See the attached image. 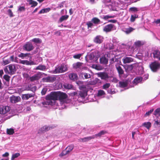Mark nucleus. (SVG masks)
I'll use <instances>...</instances> for the list:
<instances>
[{
  "mask_svg": "<svg viewBox=\"0 0 160 160\" xmlns=\"http://www.w3.org/2000/svg\"><path fill=\"white\" fill-rule=\"evenodd\" d=\"M20 63L23 64H25L27 65H35V63L33 61H31L30 62L26 60H23L20 61Z\"/></svg>",
  "mask_w": 160,
  "mask_h": 160,
  "instance_id": "nucleus-21",
  "label": "nucleus"
},
{
  "mask_svg": "<svg viewBox=\"0 0 160 160\" xmlns=\"http://www.w3.org/2000/svg\"><path fill=\"white\" fill-rule=\"evenodd\" d=\"M103 38L100 35L96 36L94 38L93 41L96 43L100 44L103 42Z\"/></svg>",
  "mask_w": 160,
  "mask_h": 160,
  "instance_id": "nucleus-13",
  "label": "nucleus"
},
{
  "mask_svg": "<svg viewBox=\"0 0 160 160\" xmlns=\"http://www.w3.org/2000/svg\"><path fill=\"white\" fill-rule=\"evenodd\" d=\"M98 77L101 78L102 79H106L108 78V75L105 72H99L98 73Z\"/></svg>",
  "mask_w": 160,
  "mask_h": 160,
  "instance_id": "nucleus-17",
  "label": "nucleus"
},
{
  "mask_svg": "<svg viewBox=\"0 0 160 160\" xmlns=\"http://www.w3.org/2000/svg\"><path fill=\"white\" fill-rule=\"evenodd\" d=\"M91 21L93 24L97 25L100 23V21L98 18L95 17L92 19Z\"/></svg>",
  "mask_w": 160,
  "mask_h": 160,
  "instance_id": "nucleus-32",
  "label": "nucleus"
},
{
  "mask_svg": "<svg viewBox=\"0 0 160 160\" xmlns=\"http://www.w3.org/2000/svg\"><path fill=\"white\" fill-rule=\"evenodd\" d=\"M83 63H82L78 62L76 63L73 64L72 66L73 67L74 69H80L82 68V65Z\"/></svg>",
  "mask_w": 160,
  "mask_h": 160,
  "instance_id": "nucleus-22",
  "label": "nucleus"
},
{
  "mask_svg": "<svg viewBox=\"0 0 160 160\" xmlns=\"http://www.w3.org/2000/svg\"><path fill=\"white\" fill-rule=\"evenodd\" d=\"M130 10L131 11L136 12L138 11L137 8L135 7L131 8H130Z\"/></svg>",
  "mask_w": 160,
  "mask_h": 160,
  "instance_id": "nucleus-61",
  "label": "nucleus"
},
{
  "mask_svg": "<svg viewBox=\"0 0 160 160\" xmlns=\"http://www.w3.org/2000/svg\"><path fill=\"white\" fill-rule=\"evenodd\" d=\"M47 91V89L46 88H43L41 91V94L42 95H45Z\"/></svg>",
  "mask_w": 160,
  "mask_h": 160,
  "instance_id": "nucleus-60",
  "label": "nucleus"
},
{
  "mask_svg": "<svg viewBox=\"0 0 160 160\" xmlns=\"http://www.w3.org/2000/svg\"><path fill=\"white\" fill-rule=\"evenodd\" d=\"M36 70H39L42 71H45L47 69L45 65L40 64L37 67L35 68Z\"/></svg>",
  "mask_w": 160,
  "mask_h": 160,
  "instance_id": "nucleus-29",
  "label": "nucleus"
},
{
  "mask_svg": "<svg viewBox=\"0 0 160 160\" xmlns=\"http://www.w3.org/2000/svg\"><path fill=\"white\" fill-rule=\"evenodd\" d=\"M74 148V146L73 145H71L70 146L67 147L66 148L68 153L73 149Z\"/></svg>",
  "mask_w": 160,
  "mask_h": 160,
  "instance_id": "nucleus-36",
  "label": "nucleus"
},
{
  "mask_svg": "<svg viewBox=\"0 0 160 160\" xmlns=\"http://www.w3.org/2000/svg\"><path fill=\"white\" fill-rule=\"evenodd\" d=\"M69 79L72 81H75L78 79V76L75 73H71L69 75Z\"/></svg>",
  "mask_w": 160,
  "mask_h": 160,
  "instance_id": "nucleus-20",
  "label": "nucleus"
},
{
  "mask_svg": "<svg viewBox=\"0 0 160 160\" xmlns=\"http://www.w3.org/2000/svg\"><path fill=\"white\" fill-rule=\"evenodd\" d=\"M142 126L145 127L148 129H149L151 126V123L149 122H145L142 124Z\"/></svg>",
  "mask_w": 160,
  "mask_h": 160,
  "instance_id": "nucleus-35",
  "label": "nucleus"
},
{
  "mask_svg": "<svg viewBox=\"0 0 160 160\" xmlns=\"http://www.w3.org/2000/svg\"><path fill=\"white\" fill-rule=\"evenodd\" d=\"M87 94V92L85 91H81L79 92V95L80 97L83 98H84Z\"/></svg>",
  "mask_w": 160,
  "mask_h": 160,
  "instance_id": "nucleus-37",
  "label": "nucleus"
},
{
  "mask_svg": "<svg viewBox=\"0 0 160 160\" xmlns=\"http://www.w3.org/2000/svg\"><path fill=\"white\" fill-rule=\"evenodd\" d=\"M55 127V126H54L53 125H52V126L45 125V126H43L42 127H41L40 129H39V131L40 132H47V131H48L49 130H50L51 129H52L53 128Z\"/></svg>",
  "mask_w": 160,
  "mask_h": 160,
  "instance_id": "nucleus-11",
  "label": "nucleus"
},
{
  "mask_svg": "<svg viewBox=\"0 0 160 160\" xmlns=\"http://www.w3.org/2000/svg\"><path fill=\"white\" fill-rule=\"evenodd\" d=\"M34 48L32 43L29 42H27L23 47V50L27 51H30L32 50Z\"/></svg>",
  "mask_w": 160,
  "mask_h": 160,
  "instance_id": "nucleus-7",
  "label": "nucleus"
},
{
  "mask_svg": "<svg viewBox=\"0 0 160 160\" xmlns=\"http://www.w3.org/2000/svg\"><path fill=\"white\" fill-rule=\"evenodd\" d=\"M29 55H30V53H21L18 55V57L21 58L22 59H23L25 57H28Z\"/></svg>",
  "mask_w": 160,
  "mask_h": 160,
  "instance_id": "nucleus-42",
  "label": "nucleus"
},
{
  "mask_svg": "<svg viewBox=\"0 0 160 160\" xmlns=\"http://www.w3.org/2000/svg\"><path fill=\"white\" fill-rule=\"evenodd\" d=\"M135 64L128 65L127 66V69L128 71H131L132 70Z\"/></svg>",
  "mask_w": 160,
  "mask_h": 160,
  "instance_id": "nucleus-47",
  "label": "nucleus"
},
{
  "mask_svg": "<svg viewBox=\"0 0 160 160\" xmlns=\"http://www.w3.org/2000/svg\"><path fill=\"white\" fill-rule=\"evenodd\" d=\"M97 82V80L96 79L95 80H93L92 81H89L88 82V83L91 85H95Z\"/></svg>",
  "mask_w": 160,
  "mask_h": 160,
  "instance_id": "nucleus-50",
  "label": "nucleus"
},
{
  "mask_svg": "<svg viewBox=\"0 0 160 160\" xmlns=\"http://www.w3.org/2000/svg\"><path fill=\"white\" fill-rule=\"evenodd\" d=\"M114 25L112 24H109L105 26L103 28L104 32H111L114 30Z\"/></svg>",
  "mask_w": 160,
  "mask_h": 160,
  "instance_id": "nucleus-9",
  "label": "nucleus"
},
{
  "mask_svg": "<svg viewBox=\"0 0 160 160\" xmlns=\"http://www.w3.org/2000/svg\"><path fill=\"white\" fill-rule=\"evenodd\" d=\"M106 133V132L104 130H102L98 134H96L93 136H95V138L97 137H100L104 135Z\"/></svg>",
  "mask_w": 160,
  "mask_h": 160,
  "instance_id": "nucleus-33",
  "label": "nucleus"
},
{
  "mask_svg": "<svg viewBox=\"0 0 160 160\" xmlns=\"http://www.w3.org/2000/svg\"><path fill=\"white\" fill-rule=\"evenodd\" d=\"M32 3H31V4H30L32 5L31 7H35V6H37V4H38V3L34 1H33L32 2Z\"/></svg>",
  "mask_w": 160,
  "mask_h": 160,
  "instance_id": "nucleus-57",
  "label": "nucleus"
},
{
  "mask_svg": "<svg viewBox=\"0 0 160 160\" xmlns=\"http://www.w3.org/2000/svg\"><path fill=\"white\" fill-rule=\"evenodd\" d=\"M11 108L8 106H3L0 108V114L2 115V118L5 117V119L7 120L10 118L13 115L11 114Z\"/></svg>",
  "mask_w": 160,
  "mask_h": 160,
  "instance_id": "nucleus-1",
  "label": "nucleus"
},
{
  "mask_svg": "<svg viewBox=\"0 0 160 160\" xmlns=\"http://www.w3.org/2000/svg\"><path fill=\"white\" fill-rule=\"evenodd\" d=\"M128 83L127 81L120 82H119V86L121 88H125L128 85Z\"/></svg>",
  "mask_w": 160,
  "mask_h": 160,
  "instance_id": "nucleus-34",
  "label": "nucleus"
},
{
  "mask_svg": "<svg viewBox=\"0 0 160 160\" xmlns=\"http://www.w3.org/2000/svg\"><path fill=\"white\" fill-rule=\"evenodd\" d=\"M42 74L41 73L39 72L29 78V79L31 82H34L35 81H37L41 78Z\"/></svg>",
  "mask_w": 160,
  "mask_h": 160,
  "instance_id": "nucleus-10",
  "label": "nucleus"
},
{
  "mask_svg": "<svg viewBox=\"0 0 160 160\" xmlns=\"http://www.w3.org/2000/svg\"><path fill=\"white\" fill-rule=\"evenodd\" d=\"M68 70L67 65L62 64L56 66L54 70L53 71V73H59L64 72Z\"/></svg>",
  "mask_w": 160,
  "mask_h": 160,
  "instance_id": "nucleus-2",
  "label": "nucleus"
},
{
  "mask_svg": "<svg viewBox=\"0 0 160 160\" xmlns=\"http://www.w3.org/2000/svg\"><path fill=\"white\" fill-rule=\"evenodd\" d=\"M134 59L130 57H125L122 59V61L124 64L130 63L133 61Z\"/></svg>",
  "mask_w": 160,
  "mask_h": 160,
  "instance_id": "nucleus-15",
  "label": "nucleus"
},
{
  "mask_svg": "<svg viewBox=\"0 0 160 160\" xmlns=\"http://www.w3.org/2000/svg\"><path fill=\"white\" fill-rule=\"evenodd\" d=\"M40 39L39 38H34L32 40V41L35 42H39Z\"/></svg>",
  "mask_w": 160,
  "mask_h": 160,
  "instance_id": "nucleus-63",
  "label": "nucleus"
},
{
  "mask_svg": "<svg viewBox=\"0 0 160 160\" xmlns=\"http://www.w3.org/2000/svg\"><path fill=\"white\" fill-rule=\"evenodd\" d=\"M95 138V136L93 135L91 136L83 138H81L79 139V141L81 142H88L90 140Z\"/></svg>",
  "mask_w": 160,
  "mask_h": 160,
  "instance_id": "nucleus-16",
  "label": "nucleus"
},
{
  "mask_svg": "<svg viewBox=\"0 0 160 160\" xmlns=\"http://www.w3.org/2000/svg\"><path fill=\"white\" fill-rule=\"evenodd\" d=\"M110 86V84L109 83H106L104 84L102 86V88L103 89H107Z\"/></svg>",
  "mask_w": 160,
  "mask_h": 160,
  "instance_id": "nucleus-53",
  "label": "nucleus"
},
{
  "mask_svg": "<svg viewBox=\"0 0 160 160\" xmlns=\"http://www.w3.org/2000/svg\"><path fill=\"white\" fill-rule=\"evenodd\" d=\"M149 67L152 71L155 72L160 68V63L158 62L155 61L150 64Z\"/></svg>",
  "mask_w": 160,
  "mask_h": 160,
  "instance_id": "nucleus-5",
  "label": "nucleus"
},
{
  "mask_svg": "<svg viewBox=\"0 0 160 160\" xmlns=\"http://www.w3.org/2000/svg\"><path fill=\"white\" fill-rule=\"evenodd\" d=\"M83 53L78 54L73 56V57L74 58L79 59L81 57Z\"/></svg>",
  "mask_w": 160,
  "mask_h": 160,
  "instance_id": "nucleus-54",
  "label": "nucleus"
},
{
  "mask_svg": "<svg viewBox=\"0 0 160 160\" xmlns=\"http://www.w3.org/2000/svg\"><path fill=\"white\" fill-rule=\"evenodd\" d=\"M23 76L24 78L27 79L29 78V76L28 74L26 73H24L23 74Z\"/></svg>",
  "mask_w": 160,
  "mask_h": 160,
  "instance_id": "nucleus-62",
  "label": "nucleus"
},
{
  "mask_svg": "<svg viewBox=\"0 0 160 160\" xmlns=\"http://www.w3.org/2000/svg\"><path fill=\"white\" fill-rule=\"evenodd\" d=\"M85 59L87 62H92L97 59V57L96 56V54L93 52L88 53L85 57Z\"/></svg>",
  "mask_w": 160,
  "mask_h": 160,
  "instance_id": "nucleus-4",
  "label": "nucleus"
},
{
  "mask_svg": "<svg viewBox=\"0 0 160 160\" xmlns=\"http://www.w3.org/2000/svg\"><path fill=\"white\" fill-rule=\"evenodd\" d=\"M3 78L7 81H8L10 80V77L7 75H5L3 76Z\"/></svg>",
  "mask_w": 160,
  "mask_h": 160,
  "instance_id": "nucleus-58",
  "label": "nucleus"
},
{
  "mask_svg": "<svg viewBox=\"0 0 160 160\" xmlns=\"http://www.w3.org/2000/svg\"><path fill=\"white\" fill-rule=\"evenodd\" d=\"M80 77H82L83 79H88L91 77V75L89 74L86 72H82L80 74Z\"/></svg>",
  "mask_w": 160,
  "mask_h": 160,
  "instance_id": "nucleus-24",
  "label": "nucleus"
},
{
  "mask_svg": "<svg viewBox=\"0 0 160 160\" xmlns=\"http://www.w3.org/2000/svg\"><path fill=\"white\" fill-rule=\"evenodd\" d=\"M135 29L131 27H129L128 28H123L122 31L125 33L126 34H129L133 32Z\"/></svg>",
  "mask_w": 160,
  "mask_h": 160,
  "instance_id": "nucleus-18",
  "label": "nucleus"
},
{
  "mask_svg": "<svg viewBox=\"0 0 160 160\" xmlns=\"http://www.w3.org/2000/svg\"><path fill=\"white\" fill-rule=\"evenodd\" d=\"M153 23H155L156 24H158V23H160V19H158L156 20H155L154 21Z\"/></svg>",
  "mask_w": 160,
  "mask_h": 160,
  "instance_id": "nucleus-64",
  "label": "nucleus"
},
{
  "mask_svg": "<svg viewBox=\"0 0 160 160\" xmlns=\"http://www.w3.org/2000/svg\"><path fill=\"white\" fill-rule=\"evenodd\" d=\"M107 56L108 58H111V59L110 60V63L112 64L114 62H115V64L117 63V62L115 61V59H118L115 58V56L114 54L113 53V51H110L107 52Z\"/></svg>",
  "mask_w": 160,
  "mask_h": 160,
  "instance_id": "nucleus-8",
  "label": "nucleus"
},
{
  "mask_svg": "<svg viewBox=\"0 0 160 160\" xmlns=\"http://www.w3.org/2000/svg\"><path fill=\"white\" fill-rule=\"evenodd\" d=\"M154 110V109H152L146 112L145 114V116L147 117Z\"/></svg>",
  "mask_w": 160,
  "mask_h": 160,
  "instance_id": "nucleus-51",
  "label": "nucleus"
},
{
  "mask_svg": "<svg viewBox=\"0 0 160 160\" xmlns=\"http://www.w3.org/2000/svg\"><path fill=\"white\" fill-rule=\"evenodd\" d=\"M138 15L136 14L132 15L130 18V20L131 22H133L135 21V19L138 18Z\"/></svg>",
  "mask_w": 160,
  "mask_h": 160,
  "instance_id": "nucleus-41",
  "label": "nucleus"
},
{
  "mask_svg": "<svg viewBox=\"0 0 160 160\" xmlns=\"http://www.w3.org/2000/svg\"><path fill=\"white\" fill-rule=\"evenodd\" d=\"M63 86L64 88L69 89H71L73 87L72 85L68 83H64Z\"/></svg>",
  "mask_w": 160,
  "mask_h": 160,
  "instance_id": "nucleus-38",
  "label": "nucleus"
},
{
  "mask_svg": "<svg viewBox=\"0 0 160 160\" xmlns=\"http://www.w3.org/2000/svg\"><path fill=\"white\" fill-rule=\"evenodd\" d=\"M56 79V78L54 77L48 76L43 78L42 79V80L44 82H53Z\"/></svg>",
  "mask_w": 160,
  "mask_h": 160,
  "instance_id": "nucleus-12",
  "label": "nucleus"
},
{
  "mask_svg": "<svg viewBox=\"0 0 160 160\" xmlns=\"http://www.w3.org/2000/svg\"><path fill=\"white\" fill-rule=\"evenodd\" d=\"M144 43L142 41H137L134 42V45L136 47H139L144 45Z\"/></svg>",
  "mask_w": 160,
  "mask_h": 160,
  "instance_id": "nucleus-26",
  "label": "nucleus"
},
{
  "mask_svg": "<svg viewBox=\"0 0 160 160\" xmlns=\"http://www.w3.org/2000/svg\"><path fill=\"white\" fill-rule=\"evenodd\" d=\"M69 16L68 15H65L62 16L59 18L58 22H62L63 21H66L68 18Z\"/></svg>",
  "mask_w": 160,
  "mask_h": 160,
  "instance_id": "nucleus-30",
  "label": "nucleus"
},
{
  "mask_svg": "<svg viewBox=\"0 0 160 160\" xmlns=\"http://www.w3.org/2000/svg\"><path fill=\"white\" fill-rule=\"evenodd\" d=\"M4 70L7 74H13L15 73L16 69L14 65L11 64L6 67Z\"/></svg>",
  "mask_w": 160,
  "mask_h": 160,
  "instance_id": "nucleus-3",
  "label": "nucleus"
},
{
  "mask_svg": "<svg viewBox=\"0 0 160 160\" xmlns=\"http://www.w3.org/2000/svg\"><path fill=\"white\" fill-rule=\"evenodd\" d=\"M108 60L105 57H102L100 59V63L103 64H107Z\"/></svg>",
  "mask_w": 160,
  "mask_h": 160,
  "instance_id": "nucleus-27",
  "label": "nucleus"
},
{
  "mask_svg": "<svg viewBox=\"0 0 160 160\" xmlns=\"http://www.w3.org/2000/svg\"><path fill=\"white\" fill-rule=\"evenodd\" d=\"M67 97L68 96L66 93H62L59 95V98L60 100L64 102L65 99L67 98Z\"/></svg>",
  "mask_w": 160,
  "mask_h": 160,
  "instance_id": "nucleus-28",
  "label": "nucleus"
},
{
  "mask_svg": "<svg viewBox=\"0 0 160 160\" xmlns=\"http://www.w3.org/2000/svg\"><path fill=\"white\" fill-rule=\"evenodd\" d=\"M21 100L20 97L18 96H15L12 95L10 97V101L12 103H16L19 102Z\"/></svg>",
  "mask_w": 160,
  "mask_h": 160,
  "instance_id": "nucleus-14",
  "label": "nucleus"
},
{
  "mask_svg": "<svg viewBox=\"0 0 160 160\" xmlns=\"http://www.w3.org/2000/svg\"><path fill=\"white\" fill-rule=\"evenodd\" d=\"M142 80V78L138 77L134 79L132 82L133 84L136 85L138 83L140 82Z\"/></svg>",
  "mask_w": 160,
  "mask_h": 160,
  "instance_id": "nucleus-25",
  "label": "nucleus"
},
{
  "mask_svg": "<svg viewBox=\"0 0 160 160\" xmlns=\"http://www.w3.org/2000/svg\"><path fill=\"white\" fill-rule=\"evenodd\" d=\"M154 125L155 127H160V121L155 120Z\"/></svg>",
  "mask_w": 160,
  "mask_h": 160,
  "instance_id": "nucleus-48",
  "label": "nucleus"
},
{
  "mask_svg": "<svg viewBox=\"0 0 160 160\" xmlns=\"http://www.w3.org/2000/svg\"><path fill=\"white\" fill-rule=\"evenodd\" d=\"M24 90L27 91H32V88L31 87V85H25L24 86Z\"/></svg>",
  "mask_w": 160,
  "mask_h": 160,
  "instance_id": "nucleus-43",
  "label": "nucleus"
},
{
  "mask_svg": "<svg viewBox=\"0 0 160 160\" xmlns=\"http://www.w3.org/2000/svg\"><path fill=\"white\" fill-rule=\"evenodd\" d=\"M20 156V154L19 153H17L13 154L11 158V160H13L14 159L18 158Z\"/></svg>",
  "mask_w": 160,
  "mask_h": 160,
  "instance_id": "nucleus-45",
  "label": "nucleus"
},
{
  "mask_svg": "<svg viewBox=\"0 0 160 160\" xmlns=\"http://www.w3.org/2000/svg\"><path fill=\"white\" fill-rule=\"evenodd\" d=\"M160 112V108H158L156 109L154 112V115H156L159 114Z\"/></svg>",
  "mask_w": 160,
  "mask_h": 160,
  "instance_id": "nucleus-55",
  "label": "nucleus"
},
{
  "mask_svg": "<svg viewBox=\"0 0 160 160\" xmlns=\"http://www.w3.org/2000/svg\"><path fill=\"white\" fill-rule=\"evenodd\" d=\"M69 153L68 152L67 150L65 149L64 150H63L62 153L60 154L59 155L60 157H62L65 155L68 154Z\"/></svg>",
  "mask_w": 160,
  "mask_h": 160,
  "instance_id": "nucleus-46",
  "label": "nucleus"
},
{
  "mask_svg": "<svg viewBox=\"0 0 160 160\" xmlns=\"http://www.w3.org/2000/svg\"><path fill=\"white\" fill-rule=\"evenodd\" d=\"M115 61L117 62V63L115 64V66L119 74V75L123 74L124 71L121 67L120 66L121 64V61L118 59H116Z\"/></svg>",
  "mask_w": 160,
  "mask_h": 160,
  "instance_id": "nucleus-6",
  "label": "nucleus"
},
{
  "mask_svg": "<svg viewBox=\"0 0 160 160\" xmlns=\"http://www.w3.org/2000/svg\"><path fill=\"white\" fill-rule=\"evenodd\" d=\"M7 12L8 13V15L10 17H12L14 16L13 13L12 12L11 9H8L7 11Z\"/></svg>",
  "mask_w": 160,
  "mask_h": 160,
  "instance_id": "nucleus-52",
  "label": "nucleus"
},
{
  "mask_svg": "<svg viewBox=\"0 0 160 160\" xmlns=\"http://www.w3.org/2000/svg\"><path fill=\"white\" fill-rule=\"evenodd\" d=\"M7 134L10 135H12L14 133V130L12 128L7 129Z\"/></svg>",
  "mask_w": 160,
  "mask_h": 160,
  "instance_id": "nucleus-40",
  "label": "nucleus"
},
{
  "mask_svg": "<svg viewBox=\"0 0 160 160\" xmlns=\"http://www.w3.org/2000/svg\"><path fill=\"white\" fill-rule=\"evenodd\" d=\"M25 8L24 6H19L18 7V13H21L22 12L25 11Z\"/></svg>",
  "mask_w": 160,
  "mask_h": 160,
  "instance_id": "nucleus-39",
  "label": "nucleus"
},
{
  "mask_svg": "<svg viewBox=\"0 0 160 160\" xmlns=\"http://www.w3.org/2000/svg\"><path fill=\"white\" fill-rule=\"evenodd\" d=\"M3 62L4 65H6L10 63V61L9 59H8L3 60Z\"/></svg>",
  "mask_w": 160,
  "mask_h": 160,
  "instance_id": "nucleus-59",
  "label": "nucleus"
},
{
  "mask_svg": "<svg viewBox=\"0 0 160 160\" xmlns=\"http://www.w3.org/2000/svg\"><path fill=\"white\" fill-rule=\"evenodd\" d=\"M34 94L32 93L25 94L22 95V98L23 100H28L29 98L34 96Z\"/></svg>",
  "mask_w": 160,
  "mask_h": 160,
  "instance_id": "nucleus-23",
  "label": "nucleus"
},
{
  "mask_svg": "<svg viewBox=\"0 0 160 160\" xmlns=\"http://www.w3.org/2000/svg\"><path fill=\"white\" fill-rule=\"evenodd\" d=\"M86 25L88 26V28H92L94 26L93 22H92L91 20L90 21L87 22H86Z\"/></svg>",
  "mask_w": 160,
  "mask_h": 160,
  "instance_id": "nucleus-44",
  "label": "nucleus"
},
{
  "mask_svg": "<svg viewBox=\"0 0 160 160\" xmlns=\"http://www.w3.org/2000/svg\"><path fill=\"white\" fill-rule=\"evenodd\" d=\"M51 10V8H43L41 10L38 12V14H40L42 13H47L50 10Z\"/></svg>",
  "mask_w": 160,
  "mask_h": 160,
  "instance_id": "nucleus-31",
  "label": "nucleus"
},
{
  "mask_svg": "<svg viewBox=\"0 0 160 160\" xmlns=\"http://www.w3.org/2000/svg\"><path fill=\"white\" fill-rule=\"evenodd\" d=\"M105 94L104 92L102 90H100L98 91V96H101Z\"/></svg>",
  "mask_w": 160,
  "mask_h": 160,
  "instance_id": "nucleus-49",
  "label": "nucleus"
},
{
  "mask_svg": "<svg viewBox=\"0 0 160 160\" xmlns=\"http://www.w3.org/2000/svg\"><path fill=\"white\" fill-rule=\"evenodd\" d=\"M113 17H114L113 16H112L111 15H107L104 16L103 18L105 20H107L108 18H113Z\"/></svg>",
  "mask_w": 160,
  "mask_h": 160,
  "instance_id": "nucleus-56",
  "label": "nucleus"
},
{
  "mask_svg": "<svg viewBox=\"0 0 160 160\" xmlns=\"http://www.w3.org/2000/svg\"><path fill=\"white\" fill-rule=\"evenodd\" d=\"M152 54L154 58H156L160 60V51L158 50L153 51Z\"/></svg>",
  "mask_w": 160,
  "mask_h": 160,
  "instance_id": "nucleus-19",
  "label": "nucleus"
}]
</instances>
